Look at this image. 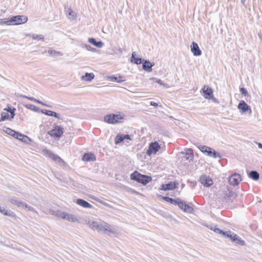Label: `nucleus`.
<instances>
[{
    "label": "nucleus",
    "mask_w": 262,
    "mask_h": 262,
    "mask_svg": "<svg viewBox=\"0 0 262 262\" xmlns=\"http://www.w3.org/2000/svg\"><path fill=\"white\" fill-rule=\"evenodd\" d=\"M122 118L120 115L111 114L106 115L104 117V120L108 123L115 124L119 122V120Z\"/></svg>",
    "instance_id": "423d86ee"
},
{
    "label": "nucleus",
    "mask_w": 262,
    "mask_h": 262,
    "mask_svg": "<svg viewBox=\"0 0 262 262\" xmlns=\"http://www.w3.org/2000/svg\"><path fill=\"white\" fill-rule=\"evenodd\" d=\"M200 181L202 185L206 187L210 186L213 183L212 179L207 176H202Z\"/></svg>",
    "instance_id": "4468645a"
},
{
    "label": "nucleus",
    "mask_w": 262,
    "mask_h": 262,
    "mask_svg": "<svg viewBox=\"0 0 262 262\" xmlns=\"http://www.w3.org/2000/svg\"><path fill=\"white\" fill-rule=\"evenodd\" d=\"M237 108L241 110L242 113H245L248 111L249 112V114L251 113V109L250 106H249L244 100H241Z\"/></svg>",
    "instance_id": "9d476101"
},
{
    "label": "nucleus",
    "mask_w": 262,
    "mask_h": 262,
    "mask_svg": "<svg viewBox=\"0 0 262 262\" xmlns=\"http://www.w3.org/2000/svg\"><path fill=\"white\" fill-rule=\"evenodd\" d=\"M150 105L154 106H157L158 105V103H157L155 102H153V101H151L150 102Z\"/></svg>",
    "instance_id": "864d4df0"
},
{
    "label": "nucleus",
    "mask_w": 262,
    "mask_h": 262,
    "mask_svg": "<svg viewBox=\"0 0 262 262\" xmlns=\"http://www.w3.org/2000/svg\"><path fill=\"white\" fill-rule=\"evenodd\" d=\"M55 215L59 218H61L62 219L66 220L69 222H78V219L77 218V216L75 214L68 213L66 212H62V211H58L55 214Z\"/></svg>",
    "instance_id": "7ed1b4c3"
},
{
    "label": "nucleus",
    "mask_w": 262,
    "mask_h": 262,
    "mask_svg": "<svg viewBox=\"0 0 262 262\" xmlns=\"http://www.w3.org/2000/svg\"><path fill=\"white\" fill-rule=\"evenodd\" d=\"M246 0H241V3L243 4H244Z\"/></svg>",
    "instance_id": "13d9d810"
},
{
    "label": "nucleus",
    "mask_w": 262,
    "mask_h": 262,
    "mask_svg": "<svg viewBox=\"0 0 262 262\" xmlns=\"http://www.w3.org/2000/svg\"><path fill=\"white\" fill-rule=\"evenodd\" d=\"M65 12L66 15L69 19L71 20H74L76 18V13L75 12H74L71 8H66Z\"/></svg>",
    "instance_id": "f3484780"
},
{
    "label": "nucleus",
    "mask_w": 262,
    "mask_h": 262,
    "mask_svg": "<svg viewBox=\"0 0 262 262\" xmlns=\"http://www.w3.org/2000/svg\"><path fill=\"white\" fill-rule=\"evenodd\" d=\"M209 229H210L211 230H213L214 232L217 234H221V232H222V230L220 229L219 228H217L215 226H207Z\"/></svg>",
    "instance_id": "473e14b6"
},
{
    "label": "nucleus",
    "mask_w": 262,
    "mask_h": 262,
    "mask_svg": "<svg viewBox=\"0 0 262 262\" xmlns=\"http://www.w3.org/2000/svg\"><path fill=\"white\" fill-rule=\"evenodd\" d=\"M7 119H10L9 115L8 114V113L6 112L2 113L0 121H4Z\"/></svg>",
    "instance_id": "c9c22d12"
},
{
    "label": "nucleus",
    "mask_w": 262,
    "mask_h": 262,
    "mask_svg": "<svg viewBox=\"0 0 262 262\" xmlns=\"http://www.w3.org/2000/svg\"><path fill=\"white\" fill-rule=\"evenodd\" d=\"M15 111V108H13V110L10 112L11 113V117L10 118V119H12L14 118L15 116L14 111Z\"/></svg>",
    "instance_id": "8fccbe9b"
},
{
    "label": "nucleus",
    "mask_w": 262,
    "mask_h": 262,
    "mask_svg": "<svg viewBox=\"0 0 262 262\" xmlns=\"http://www.w3.org/2000/svg\"><path fill=\"white\" fill-rule=\"evenodd\" d=\"M27 36L31 37L33 39L36 40H44V37L42 35H37V34H27Z\"/></svg>",
    "instance_id": "7c9ffc66"
},
{
    "label": "nucleus",
    "mask_w": 262,
    "mask_h": 262,
    "mask_svg": "<svg viewBox=\"0 0 262 262\" xmlns=\"http://www.w3.org/2000/svg\"><path fill=\"white\" fill-rule=\"evenodd\" d=\"M53 160L56 161V162H60L61 161V159L57 155L52 154L50 157Z\"/></svg>",
    "instance_id": "ea45409f"
},
{
    "label": "nucleus",
    "mask_w": 262,
    "mask_h": 262,
    "mask_svg": "<svg viewBox=\"0 0 262 262\" xmlns=\"http://www.w3.org/2000/svg\"><path fill=\"white\" fill-rule=\"evenodd\" d=\"M109 79L111 81H117L118 80V78L117 77L115 76H110L109 77Z\"/></svg>",
    "instance_id": "09e8293b"
},
{
    "label": "nucleus",
    "mask_w": 262,
    "mask_h": 262,
    "mask_svg": "<svg viewBox=\"0 0 262 262\" xmlns=\"http://www.w3.org/2000/svg\"><path fill=\"white\" fill-rule=\"evenodd\" d=\"M5 110L10 113L12 111V110H13V109H12L10 107H8L7 108H5Z\"/></svg>",
    "instance_id": "5fc2aeb1"
},
{
    "label": "nucleus",
    "mask_w": 262,
    "mask_h": 262,
    "mask_svg": "<svg viewBox=\"0 0 262 262\" xmlns=\"http://www.w3.org/2000/svg\"><path fill=\"white\" fill-rule=\"evenodd\" d=\"M87 224L90 228L94 230L102 232H107L106 233L109 236L112 235H116L117 234L115 231L113 230L111 228V226L109 224L102 221H94L93 220H89Z\"/></svg>",
    "instance_id": "f257e3e1"
},
{
    "label": "nucleus",
    "mask_w": 262,
    "mask_h": 262,
    "mask_svg": "<svg viewBox=\"0 0 262 262\" xmlns=\"http://www.w3.org/2000/svg\"><path fill=\"white\" fill-rule=\"evenodd\" d=\"M51 116H54L55 118H59V115L54 112H53V115H52Z\"/></svg>",
    "instance_id": "603ef678"
},
{
    "label": "nucleus",
    "mask_w": 262,
    "mask_h": 262,
    "mask_svg": "<svg viewBox=\"0 0 262 262\" xmlns=\"http://www.w3.org/2000/svg\"><path fill=\"white\" fill-rule=\"evenodd\" d=\"M20 96L21 97H23V98H27V99H28L29 100H31V101L35 102L36 103H38L39 104H41L42 105H44V106H47V107H51V106L49 105L48 104H46L43 103L42 102H41V101H39V100H37V99H35V98H34L33 97H28V96H25V95H20Z\"/></svg>",
    "instance_id": "b1692460"
},
{
    "label": "nucleus",
    "mask_w": 262,
    "mask_h": 262,
    "mask_svg": "<svg viewBox=\"0 0 262 262\" xmlns=\"http://www.w3.org/2000/svg\"><path fill=\"white\" fill-rule=\"evenodd\" d=\"M0 212L6 216H12L13 215V212L10 210H8L5 207H0Z\"/></svg>",
    "instance_id": "393cba45"
},
{
    "label": "nucleus",
    "mask_w": 262,
    "mask_h": 262,
    "mask_svg": "<svg viewBox=\"0 0 262 262\" xmlns=\"http://www.w3.org/2000/svg\"><path fill=\"white\" fill-rule=\"evenodd\" d=\"M123 141H124V139L123 138V135L120 134V135H118L116 137L115 140V142L116 144H118Z\"/></svg>",
    "instance_id": "2f4dec72"
},
{
    "label": "nucleus",
    "mask_w": 262,
    "mask_h": 262,
    "mask_svg": "<svg viewBox=\"0 0 262 262\" xmlns=\"http://www.w3.org/2000/svg\"><path fill=\"white\" fill-rule=\"evenodd\" d=\"M163 199L168 202H169L170 203H171L172 204L176 205V204H177V199L174 200L172 198H169L167 196H163Z\"/></svg>",
    "instance_id": "72a5a7b5"
},
{
    "label": "nucleus",
    "mask_w": 262,
    "mask_h": 262,
    "mask_svg": "<svg viewBox=\"0 0 262 262\" xmlns=\"http://www.w3.org/2000/svg\"><path fill=\"white\" fill-rule=\"evenodd\" d=\"M133 192L134 193H137V192L136 191H134V190Z\"/></svg>",
    "instance_id": "bf43d9fd"
},
{
    "label": "nucleus",
    "mask_w": 262,
    "mask_h": 262,
    "mask_svg": "<svg viewBox=\"0 0 262 262\" xmlns=\"http://www.w3.org/2000/svg\"><path fill=\"white\" fill-rule=\"evenodd\" d=\"M191 51L194 56H200L202 54V52L200 49L198 44L195 42H192L190 46Z\"/></svg>",
    "instance_id": "dca6fc26"
},
{
    "label": "nucleus",
    "mask_w": 262,
    "mask_h": 262,
    "mask_svg": "<svg viewBox=\"0 0 262 262\" xmlns=\"http://www.w3.org/2000/svg\"><path fill=\"white\" fill-rule=\"evenodd\" d=\"M123 138H124V141L126 140H131L130 136L128 135H123Z\"/></svg>",
    "instance_id": "3c124183"
},
{
    "label": "nucleus",
    "mask_w": 262,
    "mask_h": 262,
    "mask_svg": "<svg viewBox=\"0 0 262 262\" xmlns=\"http://www.w3.org/2000/svg\"><path fill=\"white\" fill-rule=\"evenodd\" d=\"M15 138L26 143H28L31 141L30 138L19 133H18V135L16 136Z\"/></svg>",
    "instance_id": "5701e85b"
},
{
    "label": "nucleus",
    "mask_w": 262,
    "mask_h": 262,
    "mask_svg": "<svg viewBox=\"0 0 262 262\" xmlns=\"http://www.w3.org/2000/svg\"><path fill=\"white\" fill-rule=\"evenodd\" d=\"M48 53L51 56H57L58 55H60V53L59 52L52 50H49L48 51Z\"/></svg>",
    "instance_id": "4c0bfd02"
},
{
    "label": "nucleus",
    "mask_w": 262,
    "mask_h": 262,
    "mask_svg": "<svg viewBox=\"0 0 262 262\" xmlns=\"http://www.w3.org/2000/svg\"><path fill=\"white\" fill-rule=\"evenodd\" d=\"M76 203L85 208H91L92 206L84 200L78 199L76 200Z\"/></svg>",
    "instance_id": "aec40b11"
},
{
    "label": "nucleus",
    "mask_w": 262,
    "mask_h": 262,
    "mask_svg": "<svg viewBox=\"0 0 262 262\" xmlns=\"http://www.w3.org/2000/svg\"><path fill=\"white\" fill-rule=\"evenodd\" d=\"M24 208H26L28 211L33 212V213H35L36 214H38L37 212L35 210V209H34L33 207H32L30 206H28L26 203Z\"/></svg>",
    "instance_id": "a19ab883"
},
{
    "label": "nucleus",
    "mask_w": 262,
    "mask_h": 262,
    "mask_svg": "<svg viewBox=\"0 0 262 262\" xmlns=\"http://www.w3.org/2000/svg\"><path fill=\"white\" fill-rule=\"evenodd\" d=\"M176 205H178V206L185 212L191 213L193 211V209L184 203V202L181 201L180 199H177V202Z\"/></svg>",
    "instance_id": "0eeeda50"
},
{
    "label": "nucleus",
    "mask_w": 262,
    "mask_h": 262,
    "mask_svg": "<svg viewBox=\"0 0 262 262\" xmlns=\"http://www.w3.org/2000/svg\"><path fill=\"white\" fill-rule=\"evenodd\" d=\"M10 25L9 18L0 19V25Z\"/></svg>",
    "instance_id": "58836bf2"
},
{
    "label": "nucleus",
    "mask_w": 262,
    "mask_h": 262,
    "mask_svg": "<svg viewBox=\"0 0 262 262\" xmlns=\"http://www.w3.org/2000/svg\"><path fill=\"white\" fill-rule=\"evenodd\" d=\"M228 181L231 185L233 186L237 185L241 181V176L238 174L234 173L229 177Z\"/></svg>",
    "instance_id": "9b49d317"
},
{
    "label": "nucleus",
    "mask_w": 262,
    "mask_h": 262,
    "mask_svg": "<svg viewBox=\"0 0 262 262\" xmlns=\"http://www.w3.org/2000/svg\"><path fill=\"white\" fill-rule=\"evenodd\" d=\"M159 149L160 146L158 143L157 142L151 143L149 145V148L147 150L146 154L148 156H150L151 154H156Z\"/></svg>",
    "instance_id": "1a4fd4ad"
},
{
    "label": "nucleus",
    "mask_w": 262,
    "mask_h": 262,
    "mask_svg": "<svg viewBox=\"0 0 262 262\" xmlns=\"http://www.w3.org/2000/svg\"><path fill=\"white\" fill-rule=\"evenodd\" d=\"M239 90H240L241 93L244 96H246L247 95L248 92L245 88H241Z\"/></svg>",
    "instance_id": "de8ad7c7"
},
{
    "label": "nucleus",
    "mask_w": 262,
    "mask_h": 262,
    "mask_svg": "<svg viewBox=\"0 0 262 262\" xmlns=\"http://www.w3.org/2000/svg\"><path fill=\"white\" fill-rule=\"evenodd\" d=\"M123 81H124L123 80H117V82L118 83H122Z\"/></svg>",
    "instance_id": "6e6d98bb"
},
{
    "label": "nucleus",
    "mask_w": 262,
    "mask_h": 262,
    "mask_svg": "<svg viewBox=\"0 0 262 262\" xmlns=\"http://www.w3.org/2000/svg\"><path fill=\"white\" fill-rule=\"evenodd\" d=\"M179 184L176 182H171L168 184H162L161 186L160 189L162 190H171L176 188Z\"/></svg>",
    "instance_id": "ddd939ff"
},
{
    "label": "nucleus",
    "mask_w": 262,
    "mask_h": 262,
    "mask_svg": "<svg viewBox=\"0 0 262 262\" xmlns=\"http://www.w3.org/2000/svg\"><path fill=\"white\" fill-rule=\"evenodd\" d=\"M142 58L138 57V55L135 52H133L132 54L130 61L132 63L136 64H139L142 63Z\"/></svg>",
    "instance_id": "6ab92c4d"
},
{
    "label": "nucleus",
    "mask_w": 262,
    "mask_h": 262,
    "mask_svg": "<svg viewBox=\"0 0 262 262\" xmlns=\"http://www.w3.org/2000/svg\"><path fill=\"white\" fill-rule=\"evenodd\" d=\"M199 148L202 152L209 157L214 158L217 157L221 158V156L219 153L209 147L205 145H201L199 146Z\"/></svg>",
    "instance_id": "20e7f679"
},
{
    "label": "nucleus",
    "mask_w": 262,
    "mask_h": 262,
    "mask_svg": "<svg viewBox=\"0 0 262 262\" xmlns=\"http://www.w3.org/2000/svg\"><path fill=\"white\" fill-rule=\"evenodd\" d=\"M82 160L84 161H94L96 160V157L93 154L86 153L83 155Z\"/></svg>",
    "instance_id": "412c9836"
},
{
    "label": "nucleus",
    "mask_w": 262,
    "mask_h": 262,
    "mask_svg": "<svg viewBox=\"0 0 262 262\" xmlns=\"http://www.w3.org/2000/svg\"><path fill=\"white\" fill-rule=\"evenodd\" d=\"M154 64H152L149 61L145 60L143 61L142 64L143 69L148 72H150L152 71V67Z\"/></svg>",
    "instance_id": "a211bd4d"
},
{
    "label": "nucleus",
    "mask_w": 262,
    "mask_h": 262,
    "mask_svg": "<svg viewBox=\"0 0 262 262\" xmlns=\"http://www.w3.org/2000/svg\"><path fill=\"white\" fill-rule=\"evenodd\" d=\"M26 107L32 111L36 112H38L39 111V108L33 104L26 105Z\"/></svg>",
    "instance_id": "f704fd0d"
},
{
    "label": "nucleus",
    "mask_w": 262,
    "mask_h": 262,
    "mask_svg": "<svg viewBox=\"0 0 262 262\" xmlns=\"http://www.w3.org/2000/svg\"><path fill=\"white\" fill-rule=\"evenodd\" d=\"M249 177L254 180H257L259 179V173L254 170L251 171L248 174Z\"/></svg>",
    "instance_id": "cd10ccee"
},
{
    "label": "nucleus",
    "mask_w": 262,
    "mask_h": 262,
    "mask_svg": "<svg viewBox=\"0 0 262 262\" xmlns=\"http://www.w3.org/2000/svg\"><path fill=\"white\" fill-rule=\"evenodd\" d=\"M63 133V128L59 126H55L54 129L49 132V134L50 136L57 138H60Z\"/></svg>",
    "instance_id": "6e6552de"
},
{
    "label": "nucleus",
    "mask_w": 262,
    "mask_h": 262,
    "mask_svg": "<svg viewBox=\"0 0 262 262\" xmlns=\"http://www.w3.org/2000/svg\"><path fill=\"white\" fill-rule=\"evenodd\" d=\"M232 241L236 244H238L242 246H243L245 244V242L243 241L241 238H239V236L236 234H233Z\"/></svg>",
    "instance_id": "a878e982"
},
{
    "label": "nucleus",
    "mask_w": 262,
    "mask_h": 262,
    "mask_svg": "<svg viewBox=\"0 0 262 262\" xmlns=\"http://www.w3.org/2000/svg\"><path fill=\"white\" fill-rule=\"evenodd\" d=\"M9 202L12 205H16L19 208H24L25 203L23 202L21 200L14 196H12L9 198Z\"/></svg>",
    "instance_id": "f8f14e48"
},
{
    "label": "nucleus",
    "mask_w": 262,
    "mask_h": 262,
    "mask_svg": "<svg viewBox=\"0 0 262 262\" xmlns=\"http://www.w3.org/2000/svg\"><path fill=\"white\" fill-rule=\"evenodd\" d=\"M150 80L154 81L157 83H158L160 85L166 86L165 84L160 79H157L156 78H151L150 79Z\"/></svg>",
    "instance_id": "c03bdc74"
},
{
    "label": "nucleus",
    "mask_w": 262,
    "mask_h": 262,
    "mask_svg": "<svg viewBox=\"0 0 262 262\" xmlns=\"http://www.w3.org/2000/svg\"><path fill=\"white\" fill-rule=\"evenodd\" d=\"M130 179L143 185H146L152 180L150 177L142 174L137 171H134L130 174Z\"/></svg>",
    "instance_id": "f03ea898"
},
{
    "label": "nucleus",
    "mask_w": 262,
    "mask_h": 262,
    "mask_svg": "<svg viewBox=\"0 0 262 262\" xmlns=\"http://www.w3.org/2000/svg\"><path fill=\"white\" fill-rule=\"evenodd\" d=\"M221 234H222L225 237L229 238L231 241H232V238L233 236V235L231 234L230 232H224V231H222V232H221Z\"/></svg>",
    "instance_id": "e433bc0d"
},
{
    "label": "nucleus",
    "mask_w": 262,
    "mask_h": 262,
    "mask_svg": "<svg viewBox=\"0 0 262 262\" xmlns=\"http://www.w3.org/2000/svg\"><path fill=\"white\" fill-rule=\"evenodd\" d=\"M226 196L227 198H229V200H232L236 198V195L234 191L228 189L226 193Z\"/></svg>",
    "instance_id": "c756f323"
},
{
    "label": "nucleus",
    "mask_w": 262,
    "mask_h": 262,
    "mask_svg": "<svg viewBox=\"0 0 262 262\" xmlns=\"http://www.w3.org/2000/svg\"><path fill=\"white\" fill-rule=\"evenodd\" d=\"M95 77V75L92 73H86L85 75L82 76L81 77V79L82 80H84L86 81H91Z\"/></svg>",
    "instance_id": "4be33fe9"
},
{
    "label": "nucleus",
    "mask_w": 262,
    "mask_h": 262,
    "mask_svg": "<svg viewBox=\"0 0 262 262\" xmlns=\"http://www.w3.org/2000/svg\"><path fill=\"white\" fill-rule=\"evenodd\" d=\"M42 154L45 156L50 158L53 153L50 150L45 149L42 150Z\"/></svg>",
    "instance_id": "37998d69"
},
{
    "label": "nucleus",
    "mask_w": 262,
    "mask_h": 262,
    "mask_svg": "<svg viewBox=\"0 0 262 262\" xmlns=\"http://www.w3.org/2000/svg\"><path fill=\"white\" fill-rule=\"evenodd\" d=\"M184 158L188 160L189 161H191L192 160L193 158V156L192 153L190 154H186V156L184 157Z\"/></svg>",
    "instance_id": "a18cd8bd"
},
{
    "label": "nucleus",
    "mask_w": 262,
    "mask_h": 262,
    "mask_svg": "<svg viewBox=\"0 0 262 262\" xmlns=\"http://www.w3.org/2000/svg\"><path fill=\"white\" fill-rule=\"evenodd\" d=\"M258 145L259 148H262V144H261L258 143Z\"/></svg>",
    "instance_id": "4d7b16f0"
},
{
    "label": "nucleus",
    "mask_w": 262,
    "mask_h": 262,
    "mask_svg": "<svg viewBox=\"0 0 262 262\" xmlns=\"http://www.w3.org/2000/svg\"><path fill=\"white\" fill-rule=\"evenodd\" d=\"M203 96L206 99H210L213 97V92L211 88L205 85L202 89Z\"/></svg>",
    "instance_id": "2eb2a0df"
},
{
    "label": "nucleus",
    "mask_w": 262,
    "mask_h": 262,
    "mask_svg": "<svg viewBox=\"0 0 262 262\" xmlns=\"http://www.w3.org/2000/svg\"><path fill=\"white\" fill-rule=\"evenodd\" d=\"M89 42L99 48H101L103 45V43L102 41L97 42L94 38H90Z\"/></svg>",
    "instance_id": "bb28decb"
},
{
    "label": "nucleus",
    "mask_w": 262,
    "mask_h": 262,
    "mask_svg": "<svg viewBox=\"0 0 262 262\" xmlns=\"http://www.w3.org/2000/svg\"><path fill=\"white\" fill-rule=\"evenodd\" d=\"M4 130L7 134L10 135L14 138H15L16 136L18 135L17 132L8 127H6V129H4Z\"/></svg>",
    "instance_id": "c85d7f7f"
},
{
    "label": "nucleus",
    "mask_w": 262,
    "mask_h": 262,
    "mask_svg": "<svg viewBox=\"0 0 262 262\" xmlns=\"http://www.w3.org/2000/svg\"><path fill=\"white\" fill-rule=\"evenodd\" d=\"M41 113L44 114L48 116H51L53 115V111L47 110H41L40 111Z\"/></svg>",
    "instance_id": "79ce46f5"
},
{
    "label": "nucleus",
    "mask_w": 262,
    "mask_h": 262,
    "mask_svg": "<svg viewBox=\"0 0 262 262\" xmlns=\"http://www.w3.org/2000/svg\"><path fill=\"white\" fill-rule=\"evenodd\" d=\"M84 47L89 51L94 52L95 51V49L94 48H92L89 45H85Z\"/></svg>",
    "instance_id": "49530a36"
},
{
    "label": "nucleus",
    "mask_w": 262,
    "mask_h": 262,
    "mask_svg": "<svg viewBox=\"0 0 262 262\" xmlns=\"http://www.w3.org/2000/svg\"><path fill=\"white\" fill-rule=\"evenodd\" d=\"M28 20L27 16L24 15H16L12 17L9 19L10 25H18L25 24Z\"/></svg>",
    "instance_id": "39448f33"
}]
</instances>
